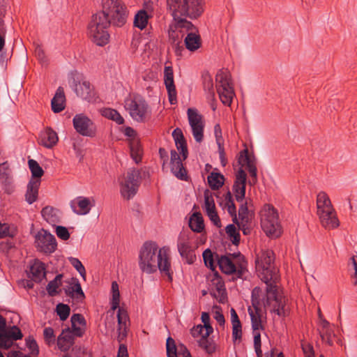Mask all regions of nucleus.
I'll list each match as a JSON object with an SVG mask.
<instances>
[{
	"label": "nucleus",
	"mask_w": 357,
	"mask_h": 357,
	"mask_svg": "<svg viewBox=\"0 0 357 357\" xmlns=\"http://www.w3.org/2000/svg\"><path fill=\"white\" fill-rule=\"evenodd\" d=\"M127 16V8L121 0H102V10L93 15L88 25L89 37L98 46L107 45L110 25L122 26Z\"/></svg>",
	"instance_id": "obj_1"
},
{
	"label": "nucleus",
	"mask_w": 357,
	"mask_h": 357,
	"mask_svg": "<svg viewBox=\"0 0 357 357\" xmlns=\"http://www.w3.org/2000/svg\"><path fill=\"white\" fill-rule=\"evenodd\" d=\"M168 248L158 249L156 243L146 241L142 246L139 254V266L143 273L151 274L158 269L169 282L173 280V271L168 254Z\"/></svg>",
	"instance_id": "obj_2"
},
{
	"label": "nucleus",
	"mask_w": 357,
	"mask_h": 357,
	"mask_svg": "<svg viewBox=\"0 0 357 357\" xmlns=\"http://www.w3.org/2000/svg\"><path fill=\"white\" fill-rule=\"evenodd\" d=\"M172 13L178 17L184 16L190 20H197L205 10V0H167Z\"/></svg>",
	"instance_id": "obj_3"
},
{
	"label": "nucleus",
	"mask_w": 357,
	"mask_h": 357,
	"mask_svg": "<svg viewBox=\"0 0 357 357\" xmlns=\"http://www.w3.org/2000/svg\"><path fill=\"white\" fill-rule=\"evenodd\" d=\"M278 282L274 280L264 282L266 284L264 289L259 287L252 289L251 302L255 310L262 311L263 308L266 310L271 306L278 291Z\"/></svg>",
	"instance_id": "obj_4"
},
{
	"label": "nucleus",
	"mask_w": 357,
	"mask_h": 357,
	"mask_svg": "<svg viewBox=\"0 0 357 357\" xmlns=\"http://www.w3.org/2000/svg\"><path fill=\"white\" fill-rule=\"evenodd\" d=\"M112 298L111 301V309L115 310L119 308L117 312L118 321V336L117 340L119 343L122 342L128 336V333L130 327V318L126 310L123 307H119L120 303V293L119 290V285L116 282L112 283Z\"/></svg>",
	"instance_id": "obj_5"
},
{
	"label": "nucleus",
	"mask_w": 357,
	"mask_h": 357,
	"mask_svg": "<svg viewBox=\"0 0 357 357\" xmlns=\"http://www.w3.org/2000/svg\"><path fill=\"white\" fill-rule=\"evenodd\" d=\"M274 253L272 250L261 252L256 259V271L262 282L279 281L278 270L273 265Z\"/></svg>",
	"instance_id": "obj_6"
},
{
	"label": "nucleus",
	"mask_w": 357,
	"mask_h": 357,
	"mask_svg": "<svg viewBox=\"0 0 357 357\" xmlns=\"http://www.w3.org/2000/svg\"><path fill=\"white\" fill-rule=\"evenodd\" d=\"M261 226L268 236L278 237L280 235V224L276 209L271 204H265L260 211Z\"/></svg>",
	"instance_id": "obj_7"
},
{
	"label": "nucleus",
	"mask_w": 357,
	"mask_h": 357,
	"mask_svg": "<svg viewBox=\"0 0 357 357\" xmlns=\"http://www.w3.org/2000/svg\"><path fill=\"white\" fill-rule=\"evenodd\" d=\"M140 183V170L135 168L129 169L120 181L121 195L124 199H130L137 194Z\"/></svg>",
	"instance_id": "obj_8"
},
{
	"label": "nucleus",
	"mask_w": 357,
	"mask_h": 357,
	"mask_svg": "<svg viewBox=\"0 0 357 357\" xmlns=\"http://www.w3.org/2000/svg\"><path fill=\"white\" fill-rule=\"evenodd\" d=\"M215 81L220 100L225 105L230 106L235 93L229 72L220 70L216 75Z\"/></svg>",
	"instance_id": "obj_9"
},
{
	"label": "nucleus",
	"mask_w": 357,
	"mask_h": 357,
	"mask_svg": "<svg viewBox=\"0 0 357 357\" xmlns=\"http://www.w3.org/2000/svg\"><path fill=\"white\" fill-rule=\"evenodd\" d=\"M125 108L135 121L144 122L148 113L149 105L142 96L136 94L125 100Z\"/></svg>",
	"instance_id": "obj_10"
},
{
	"label": "nucleus",
	"mask_w": 357,
	"mask_h": 357,
	"mask_svg": "<svg viewBox=\"0 0 357 357\" xmlns=\"http://www.w3.org/2000/svg\"><path fill=\"white\" fill-rule=\"evenodd\" d=\"M75 130L79 135L94 137L96 135L97 129L93 121L84 114H76L73 119Z\"/></svg>",
	"instance_id": "obj_11"
},
{
	"label": "nucleus",
	"mask_w": 357,
	"mask_h": 357,
	"mask_svg": "<svg viewBox=\"0 0 357 357\" xmlns=\"http://www.w3.org/2000/svg\"><path fill=\"white\" fill-rule=\"evenodd\" d=\"M35 243L38 250L45 254L54 252L57 248V242L54 236L44 229H41L36 234Z\"/></svg>",
	"instance_id": "obj_12"
},
{
	"label": "nucleus",
	"mask_w": 357,
	"mask_h": 357,
	"mask_svg": "<svg viewBox=\"0 0 357 357\" xmlns=\"http://www.w3.org/2000/svg\"><path fill=\"white\" fill-rule=\"evenodd\" d=\"M189 124L192 128L193 137L196 142H202L204 139V123L203 116L195 108H188L187 111Z\"/></svg>",
	"instance_id": "obj_13"
},
{
	"label": "nucleus",
	"mask_w": 357,
	"mask_h": 357,
	"mask_svg": "<svg viewBox=\"0 0 357 357\" xmlns=\"http://www.w3.org/2000/svg\"><path fill=\"white\" fill-rule=\"evenodd\" d=\"M247 182V174L241 167L236 174L232 187L235 199L238 202H243L245 197V188Z\"/></svg>",
	"instance_id": "obj_14"
},
{
	"label": "nucleus",
	"mask_w": 357,
	"mask_h": 357,
	"mask_svg": "<svg viewBox=\"0 0 357 357\" xmlns=\"http://www.w3.org/2000/svg\"><path fill=\"white\" fill-rule=\"evenodd\" d=\"M177 248L180 255L185 259L188 264H192L196 260V255L189 241V237L181 234L178 238Z\"/></svg>",
	"instance_id": "obj_15"
},
{
	"label": "nucleus",
	"mask_w": 357,
	"mask_h": 357,
	"mask_svg": "<svg viewBox=\"0 0 357 357\" xmlns=\"http://www.w3.org/2000/svg\"><path fill=\"white\" fill-rule=\"evenodd\" d=\"M204 209L211 222L217 227H221V221L215 209V205L212 193L206 190L204 192Z\"/></svg>",
	"instance_id": "obj_16"
},
{
	"label": "nucleus",
	"mask_w": 357,
	"mask_h": 357,
	"mask_svg": "<svg viewBox=\"0 0 357 357\" xmlns=\"http://www.w3.org/2000/svg\"><path fill=\"white\" fill-rule=\"evenodd\" d=\"M170 155L171 172L177 178L187 181L188 179L187 171L183 167L181 157L175 150H172Z\"/></svg>",
	"instance_id": "obj_17"
},
{
	"label": "nucleus",
	"mask_w": 357,
	"mask_h": 357,
	"mask_svg": "<svg viewBox=\"0 0 357 357\" xmlns=\"http://www.w3.org/2000/svg\"><path fill=\"white\" fill-rule=\"evenodd\" d=\"M164 82L168 93L169 101L171 105H175L177 102L176 90L174 81V71L172 66L165 67Z\"/></svg>",
	"instance_id": "obj_18"
},
{
	"label": "nucleus",
	"mask_w": 357,
	"mask_h": 357,
	"mask_svg": "<svg viewBox=\"0 0 357 357\" xmlns=\"http://www.w3.org/2000/svg\"><path fill=\"white\" fill-rule=\"evenodd\" d=\"M321 225L328 229H333L340 225L335 209L329 211H320L317 213Z\"/></svg>",
	"instance_id": "obj_19"
},
{
	"label": "nucleus",
	"mask_w": 357,
	"mask_h": 357,
	"mask_svg": "<svg viewBox=\"0 0 357 357\" xmlns=\"http://www.w3.org/2000/svg\"><path fill=\"white\" fill-rule=\"evenodd\" d=\"M166 347L167 357H178V354L181 355L183 357H192L190 351L184 344H180L178 346H176L174 340L171 337L167 339Z\"/></svg>",
	"instance_id": "obj_20"
},
{
	"label": "nucleus",
	"mask_w": 357,
	"mask_h": 357,
	"mask_svg": "<svg viewBox=\"0 0 357 357\" xmlns=\"http://www.w3.org/2000/svg\"><path fill=\"white\" fill-rule=\"evenodd\" d=\"M72 87L73 88L77 96H79L84 100H89L93 96V91L91 86V84L88 81L82 80L77 82L76 80L73 79Z\"/></svg>",
	"instance_id": "obj_21"
},
{
	"label": "nucleus",
	"mask_w": 357,
	"mask_h": 357,
	"mask_svg": "<svg viewBox=\"0 0 357 357\" xmlns=\"http://www.w3.org/2000/svg\"><path fill=\"white\" fill-rule=\"evenodd\" d=\"M70 206L74 213L82 215L88 214L91 208L89 199L84 197H77L71 201Z\"/></svg>",
	"instance_id": "obj_22"
},
{
	"label": "nucleus",
	"mask_w": 357,
	"mask_h": 357,
	"mask_svg": "<svg viewBox=\"0 0 357 357\" xmlns=\"http://www.w3.org/2000/svg\"><path fill=\"white\" fill-rule=\"evenodd\" d=\"M57 133L51 128H47L39 136V144L45 148L51 149L58 142Z\"/></svg>",
	"instance_id": "obj_23"
},
{
	"label": "nucleus",
	"mask_w": 357,
	"mask_h": 357,
	"mask_svg": "<svg viewBox=\"0 0 357 357\" xmlns=\"http://www.w3.org/2000/svg\"><path fill=\"white\" fill-rule=\"evenodd\" d=\"M75 335L72 334L69 327L63 329L62 333L57 338V345L62 351H67L74 344V337Z\"/></svg>",
	"instance_id": "obj_24"
},
{
	"label": "nucleus",
	"mask_w": 357,
	"mask_h": 357,
	"mask_svg": "<svg viewBox=\"0 0 357 357\" xmlns=\"http://www.w3.org/2000/svg\"><path fill=\"white\" fill-rule=\"evenodd\" d=\"M172 137L174 139L176 149L180 151L183 160H185L188 156V151L186 140L181 129L176 128L172 132Z\"/></svg>",
	"instance_id": "obj_25"
},
{
	"label": "nucleus",
	"mask_w": 357,
	"mask_h": 357,
	"mask_svg": "<svg viewBox=\"0 0 357 357\" xmlns=\"http://www.w3.org/2000/svg\"><path fill=\"white\" fill-rule=\"evenodd\" d=\"M286 298L278 291L275 299L271 305V311L278 314L279 317H285L288 316L289 311L287 308Z\"/></svg>",
	"instance_id": "obj_26"
},
{
	"label": "nucleus",
	"mask_w": 357,
	"mask_h": 357,
	"mask_svg": "<svg viewBox=\"0 0 357 357\" xmlns=\"http://www.w3.org/2000/svg\"><path fill=\"white\" fill-rule=\"evenodd\" d=\"M40 182V179H30L29 181L25 194V199L29 204H33L37 200Z\"/></svg>",
	"instance_id": "obj_27"
},
{
	"label": "nucleus",
	"mask_w": 357,
	"mask_h": 357,
	"mask_svg": "<svg viewBox=\"0 0 357 357\" xmlns=\"http://www.w3.org/2000/svg\"><path fill=\"white\" fill-rule=\"evenodd\" d=\"M68 284L69 286L63 288L67 296L74 297V294H76L77 298H80L81 301L85 298L84 293L77 278H72Z\"/></svg>",
	"instance_id": "obj_28"
},
{
	"label": "nucleus",
	"mask_w": 357,
	"mask_h": 357,
	"mask_svg": "<svg viewBox=\"0 0 357 357\" xmlns=\"http://www.w3.org/2000/svg\"><path fill=\"white\" fill-rule=\"evenodd\" d=\"M224 197L225 204L223 207L225 208H227L228 213L232 218L233 222L236 224L238 226V227H239L241 226V220L239 221L237 218L236 207L234 204V200L233 199L231 192L228 190L227 193L224 195Z\"/></svg>",
	"instance_id": "obj_29"
},
{
	"label": "nucleus",
	"mask_w": 357,
	"mask_h": 357,
	"mask_svg": "<svg viewBox=\"0 0 357 357\" xmlns=\"http://www.w3.org/2000/svg\"><path fill=\"white\" fill-rule=\"evenodd\" d=\"M319 334L323 341L329 346L333 344V337H335L333 330L331 328L330 323L325 319H321L319 328Z\"/></svg>",
	"instance_id": "obj_30"
},
{
	"label": "nucleus",
	"mask_w": 357,
	"mask_h": 357,
	"mask_svg": "<svg viewBox=\"0 0 357 357\" xmlns=\"http://www.w3.org/2000/svg\"><path fill=\"white\" fill-rule=\"evenodd\" d=\"M66 96L64 90L61 86H59L53 97L51 105L52 109L54 113H59L65 109Z\"/></svg>",
	"instance_id": "obj_31"
},
{
	"label": "nucleus",
	"mask_w": 357,
	"mask_h": 357,
	"mask_svg": "<svg viewBox=\"0 0 357 357\" xmlns=\"http://www.w3.org/2000/svg\"><path fill=\"white\" fill-rule=\"evenodd\" d=\"M212 285L215 287L220 297L219 301L223 303L227 298V292L225 282L218 271L213 273V278L211 279Z\"/></svg>",
	"instance_id": "obj_32"
},
{
	"label": "nucleus",
	"mask_w": 357,
	"mask_h": 357,
	"mask_svg": "<svg viewBox=\"0 0 357 357\" xmlns=\"http://www.w3.org/2000/svg\"><path fill=\"white\" fill-rule=\"evenodd\" d=\"M59 211L52 206H47L41 211L43 218L52 226L60 222Z\"/></svg>",
	"instance_id": "obj_33"
},
{
	"label": "nucleus",
	"mask_w": 357,
	"mask_h": 357,
	"mask_svg": "<svg viewBox=\"0 0 357 357\" xmlns=\"http://www.w3.org/2000/svg\"><path fill=\"white\" fill-rule=\"evenodd\" d=\"M218 259V264L220 269L227 275H231L236 272V266L233 263L231 259L226 256L222 255L220 257L216 255Z\"/></svg>",
	"instance_id": "obj_34"
},
{
	"label": "nucleus",
	"mask_w": 357,
	"mask_h": 357,
	"mask_svg": "<svg viewBox=\"0 0 357 357\" xmlns=\"http://www.w3.org/2000/svg\"><path fill=\"white\" fill-rule=\"evenodd\" d=\"M185 47L194 52L198 50L202 45V39L198 32H190L184 40Z\"/></svg>",
	"instance_id": "obj_35"
},
{
	"label": "nucleus",
	"mask_w": 357,
	"mask_h": 357,
	"mask_svg": "<svg viewBox=\"0 0 357 357\" xmlns=\"http://www.w3.org/2000/svg\"><path fill=\"white\" fill-rule=\"evenodd\" d=\"M238 162L241 166H243L244 164H245L248 172L257 169L256 158L255 155L250 156L249 155L248 150L247 149H243L239 153Z\"/></svg>",
	"instance_id": "obj_36"
},
{
	"label": "nucleus",
	"mask_w": 357,
	"mask_h": 357,
	"mask_svg": "<svg viewBox=\"0 0 357 357\" xmlns=\"http://www.w3.org/2000/svg\"><path fill=\"white\" fill-rule=\"evenodd\" d=\"M31 280L36 282H40L45 277V264L40 261L35 262L30 267Z\"/></svg>",
	"instance_id": "obj_37"
},
{
	"label": "nucleus",
	"mask_w": 357,
	"mask_h": 357,
	"mask_svg": "<svg viewBox=\"0 0 357 357\" xmlns=\"http://www.w3.org/2000/svg\"><path fill=\"white\" fill-rule=\"evenodd\" d=\"M172 16L176 22V28L185 30L188 33L198 32L197 28L191 22L187 20V17L184 16H178V17H177L173 13Z\"/></svg>",
	"instance_id": "obj_38"
},
{
	"label": "nucleus",
	"mask_w": 357,
	"mask_h": 357,
	"mask_svg": "<svg viewBox=\"0 0 357 357\" xmlns=\"http://www.w3.org/2000/svg\"><path fill=\"white\" fill-rule=\"evenodd\" d=\"M317 213L320 211L333 210L329 197L324 192H320L317 197Z\"/></svg>",
	"instance_id": "obj_39"
},
{
	"label": "nucleus",
	"mask_w": 357,
	"mask_h": 357,
	"mask_svg": "<svg viewBox=\"0 0 357 357\" xmlns=\"http://www.w3.org/2000/svg\"><path fill=\"white\" fill-rule=\"evenodd\" d=\"M189 227L192 231L200 233L204 229V220L200 213H194L189 220Z\"/></svg>",
	"instance_id": "obj_40"
},
{
	"label": "nucleus",
	"mask_w": 357,
	"mask_h": 357,
	"mask_svg": "<svg viewBox=\"0 0 357 357\" xmlns=\"http://www.w3.org/2000/svg\"><path fill=\"white\" fill-rule=\"evenodd\" d=\"M207 180L210 188L213 190H216L224 185L225 177L220 172H212L208 176Z\"/></svg>",
	"instance_id": "obj_41"
},
{
	"label": "nucleus",
	"mask_w": 357,
	"mask_h": 357,
	"mask_svg": "<svg viewBox=\"0 0 357 357\" xmlns=\"http://www.w3.org/2000/svg\"><path fill=\"white\" fill-rule=\"evenodd\" d=\"M130 156L136 163L142 160V149L138 140L132 139L129 143Z\"/></svg>",
	"instance_id": "obj_42"
},
{
	"label": "nucleus",
	"mask_w": 357,
	"mask_h": 357,
	"mask_svg": "<svg viewBox=\"0 0 357 357\" xmlns=\"http://www.w3.org/2000/svg\"><path fill=\"white\" fill-rule=\"evenodd\" d=\"M150 16L145 10H139L134 18V26L139 29H144L147 24Z\"/></svg>",
	"instance_id": "obj_43"
},
{
	"label": "nucleus",
	"mask_w": 357,
	"mask_h": 357,
	"mask_svg": "<svg viewBox=\"0 0 357 357\" xmlns=\"http://www.w3.org/2000/svg\"><path fill=\"white\" fill-rule=\"evenodd\" d=\"M248 312L251 318L253 332H257L260 328L263 329L261 319L262 311L255 310L254 312L250 307H249Z\"/></svg>",
	"instance_id": "obj_44"
},
{
	"label": "nucleus",
	"mask_w": 357,
	"mask_h": 357,
	"mask_svg": "<svg viewBox=\"0 0 357 357\" xmlns=\"http://www.w3.org/2000/svg\"><path fill=\"white\" fill-rule=\"evenodd\" d=\"M102 115L108 119L115 121L119 125L124 123V119L119 112L114 109L105 108L102 110Z\"/></svg>",
	"instance_id": "obj_45"
},
{
	"label": "nucleus",
	"mask_w": 357,
	"mask_h": 357,
	"mask_svg": "<svg viewBox=\"0 0 357 357\" xmlns=\"http://www.w3.org/2000/svg\"><path fill=\"white\" fill-rule=\"evenodd\" d=\"M62 278V274H58L54 280H51L48 283L46 289L50 296H55L59 294V291L57 289L61 284V280Z\"/></svg>",
	"instance_id": "obj_46"
},
{
	"label": "nucleus",
	"mask_w": 357,
	"mask_h": 357,
	"mask_svg": "<svg viewBox=\"0 0 357 357\" xmlns=\"http://www.w3.org/2000/svg\"><path fill=\"white\" fill-rule=\"evenodd\" d=\"M28 164L32 176L31 179H40L44 174V171L38 162L35 160L29 159Z\"/></svg>",
	"instance_id": "obj_47"
},
{
	"label": "nucleus",
	"mask_w": 357,
	"mask_h": 357,
	"mask_svg": "<svg viewBox=\"0 0 357 357\" xmlns=\"http://www.w3.org/2000/svg\"><path fill=\"white\" fill-rule=\"evenodd\" d=\"M198 345L209 355L213 354L215 351V343L207 337H202L198 340Z\"/></svg>",
	"instance_id": "obj_48"
},
{
	"label": "nucleus",
	"mask_w": 357,
	"mask_h": 357,
	"mask_svg": "<svg viewBox=\"0 0 357 357\" xmlns=\"http://www.w3.org/2000/svg\"><path fill=\"white\" fill-rule=\"evenodd\" d=\"M225 231L228 236L231 238L232 243L235 245H238L241 241V236L236 226L234 224H230L226 227Z\"/></svg>",
	"instance_id": "obj_49"
},
{
	"label": "nucleus",
	"mask_w": 357,
	"mask_h": 357,
	"mask_svg": "<svg viewBox=\"0 0 357 357\" xmlns=\"http://www.w3.org/2000/svg\"><path fill=\"white\" fill-rule=\"evenodd\" d=\"M241 204L238 208V217L241 220V222H250L251 220V215L248 210V202H241Z\"/></svg>",
	"instance_id": "obj_50"
},
{
	"label": "nucleus",
	"mask_w": 357,
	"mask_h": 357,
	"mask_svg": "<svg viewBox=\"0 0 357 357\" xmlns=\"http://www.w3.org/2000/svg\"><path fill=\"white\" fill-rule=\"evenodd\" d=\"M203 259L205 265L208 267L213 273L217 271L215 270L216 266L214 262L213 255L210 249H206L203 252Z\"/></svg>",
	"instance_id": "obj_51"
},
{
	"label": "nucleus",
	"mask_w": 357,
	"mask_h": 357,
	"mask_svg": "<svg viewBox=\"0 0 357 357\" xmlns=\"http://www.w3.org/2000/svg\"><path fill=\"white\" fill-rule=\"evenodd\" d=\"M56 311L60 319L66 321L70 315V308L66 304L59 303L56 307Z\"/></svg>",
	"instance_id": "obj_52"
},
{
	"label": "nucleus",
	"mask_w": 357,
	"mask_h": 357,
	"mask_svg": "<svg viewBox=\"0 0 357 357\" xmlns=\"http://www.w3.org/2000/svg\"><path fill=\"white\" fill-rule=\"evenodd\" d=\"M70 264L77 271L84 280L86 279V270L79 259L75 257H69Z\"/></svg>",
	"instance_id": "obj_53"
},
{
	"label": "nucleus",
	"mask_w": 357,
	"mask_h": 357,
	"mask_svg": "<svg viewBox=\"0 0 357 357\" xmlns=\"http://www.w3.org/2000/svg\"><path fill=\"white\" fill-rule=\"evenodd\" d=\"M0 181L3 185V190L5 193L11 195L15 191L13 176L1 179Z\"/></svg>",
	"instance_id": "obj_54"
},
{
	"label": "nucleus",
	"mask_w": 357,
	"mask_h": 357,
	"mask_svg": "<svg viewBox=\"0 0 357 357\" xmlns=\"http://www.w3.org/2000/svg\"><path fill=\"white\" fill-rule=\"evenodd\" d=\"M13 340L8 335L6 330L0 333V347L3 349H8L13 344Z\"/></svg>",
	"instance_id": "obj_55"
},
{
	"label": "nucleus",
	"mask_w": 357,
	"mask_h": 357,
	"mask_svg": "<svg viewBox=\"0 0 357 357\" xmlns=\"http://www.w3.org/2000/svg\"><path fill=\"white\" fill-rule=\"evenodd\" d=\"M254 334V348L257 357H262L261 334L259 331L253 332Z\"/></svg>",
	"instance_id": "obj_56"
},
{
	"label": "nucleus",
	"mask_w": 357,
	"mask_h": 357,
	"mask_svg": "<svg viewBox=\"0 0 357 357\" xmlns=\"http://www.w3.org/2000/svg\"><path fill=\"white\" fill-rule=\"evenodd\" d=\"M232 338L235 342L242 338V326L241 322L232 324Z\"/></svg>",
	"instance_id": "obj_57"
},
{
	"label": "nucleus",
	"mask_w": 357,
	"mask_h": 357,
	"mask_svg": "<svg viewBox=\"0 0 357 357\" xmlns=\"http://www.w3.org/2000/svg\"><path fill=\"white\" fill-rule=\"evenodd\" d=\"M10 176H12V174L8 162L6 161L0 164V180Z\"/></svg>",
	"instance_id": "obj_58"
},
{
	"label": "nucleus",
	"mask_w": 357,
	"mask_h": 357,
	"mask_svg": "<svg viewBox=\"0 0 357 357\" xmlns=\"http://www.w3.org/2000/svg\"><path fill=\"white\" fill-rule=\"evenodd\" d=\"M8 333V335L10 337L12 340H17L22 338L23 335L22 331L17 326H13L10 329L6 330Z\"/></svg>",
	"instance_id": "obj_59"
},
{
	"label": "nucleus",
	"mask_w": 357,
	"mask_h": 357,
	"mask_svg": "<svg viewBox=\"0 0 357 357\" xmlns=\"http://www.w3.org/2000/svg\"><path fill=\"white\" fill-rule=\"evenodd\" d=\"M26 344L31 350L33 355H37L39 352L38 346L33 337L29 336L26 339Z\"/></svg>",
	"instance_id": "obj_60"
},
{
	"label": "nucleus",
	"mask_w": 357,
	"mask_h": 357,
	"mask_svg": "<svg viewBox=\"0 0 357 357\" xmlns=\"http://www.w3.org/2000/svg\"><path fill=\"white\" fill-rule=\"evenodd\" d=\"M56 234L59 238L63 241H66L70 238V233L68 229L63 226H56Z\"/></svg>",
	"instance_id": "obj_61"
},
{
	"label": "nucleus",
	"mask_w": 357,
	"mask_h": 357,
	"mask_svg": "<svg viewBox=\"0 0 357 357\" xmlns=\"http://www.w3.org/2000/svg\"><path fill=\"white\" fill-rule=\"evenodd\" d=\"M71 325H75V324H77L81 326H83L85 328L86 325V320L84 317V316L81 314H74L70 318Z\"/></svg>",
	"instance_id": "obj_62"
},
{
	"label": "nucleus",
	"mask_w": 357,
	"mask_h": 357,
	"mask_svg": "<svg viewBox=\"0 0 357 357\" xmlns=\"http://www.w3.org/2000/svg\"><path fill=\"white\" fill-rule=\"evenodd\" d=\"M204 88L214 96L213 79L210 75L204 77Z\"/></svg>",
	"instance_id": "obj_63"
},
{
	"label": "nucleus",
	"mask_w": 357,
	"mask_h": 357,
	"mask_svg": "<svg viewBox=\"0 0 357 357\" xmlns=\"http://www.w3.org/2000/svg\"><path fill=\"white\" fill-rule=\"evenodd\" d=\"M247 261L243 260V261H237L236 271L234 273L237 275L238 278H241L245 273L247 271Z\"/></svg>",
	"instance_id": "obj_64"
}]
</instances>
